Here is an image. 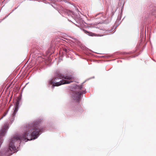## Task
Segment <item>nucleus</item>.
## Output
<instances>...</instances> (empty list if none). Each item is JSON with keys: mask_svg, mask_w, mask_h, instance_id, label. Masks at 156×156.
<instances>
[{"mask_svg": "<svg viewBox=\"0 0 156 156\" xmlns=\"http://www.w3.org/2000/svg\"><path fill=\"white\" fill-rule=\"evenodd\" d=\"M78 88H79L80 89H81V88H82V86H79L78 87Z\"/></svg>", "mask_w": 156, "mask_h": 156, "instance_id": "7", "label": "nucleus"}, {"mask_svg": "<svg viewBox=\"0 0 156 156\" xmlns=\"http://www.w3.org/2000/svg\"><path fill=\"white\" fill-rule=\"evenodd\" d=\"M85 93V91L81 92L80 91H73L72 94L73 99L79 102L80 100L81 95L83 93Z\"/></svg>", "mask_w": 156, "mask_h": 156, "instance_id": "3", "label": "nucleus"}, {"mask_svg": "<svg viewBox=\"0 0 156 156\" xmlns=\"http://www.w3.org/2000/svg\"><path fill=\"white\" fill-rule=\"evenodd\" d=\"M56 76L62 78L66 80H69L62 79L60 80L59 82H57L58 81L59 78L58 77L54 78L50 80L49 81V83L50 84H53L52 86L53 87L54 86H58L62 84L69 83L73 82V81L71 80H74V78L73 76L71 75L64 76L62 75L60 73L58 72L56 73Z\"/></svg>", "mask_w": 156, "mask_h": 156, "instance_id": "2", "label": "nucleus"}, {"mask_svg": "<svg viewBox=\"0 0 156 156\" xmlns=\"http://www.w3.org/2000/svg\"><path fill=\"white\" fill-rule=\"evenodd\" d=\"M63 50L66 52H68V50H67V49L65 48L63 49Z\"/></svg>", "mask_w": 156, "mask_h": 156, "instance_id": "6", "label": "nucleus"}, {"mask_svg": "<svg viewBox=\"0 0 156 156\" xmlns=\"http://www.w3.org/2000/svg\"><path fill=\"white\" fill-rule=\"evenodd\" d=\"M5 115H6V114H5V115H4V116H3L2 118H1V119H2V118L4 116H5Z\"/></svg>", "mask_w": 156, "mask_h": 156, "instance_id": "8", "label": "nucleus"}, {"mask_svg": "<svg viewBox=\"0 0 156 156\" xmlns=\"http://www.w3.org/2000/svg\"><path fill=\"white\" fill-rule=\"evenodd\" d=\"M84 31L85 33L87 34L88 35L90 36H99V34H96L94 33H93L92 32H88L87 30H84Z\"/></svg>", "mask_w": 156, "mask_h": 156, "instance_id": "5", "label": "nucleus"}, {"mask_svg": "<svg viewBox=\"0 0 156 156\" xmlns=\"http://www.w3.org/2000/svg\"><path fill=\"white\" fill-rule=\"evenodd\" d=\"M19 100H17L16 101V104L15 105V108L14 109V112L12 114V115L13 116H14L15 114H16V113L18 111V109L19 107Z\"/></svg>", "mask_w": 156, "mask_h": 156, "instance_id": "4", "label": "nucleus"}, {"mask_svg": "<svg viewBox=\"0 0 156 156\" xmlns=\"http://www.w3.org/2000/svg\"><path fill=\"white\" fill-rule=\"evenodd\" d=\"M39 122L35 121L30 124L27 125L26 131L21 136H16L13 137L10 141L8 151H15L16 147L14 143L16 141L19 140L27 141L28 140L35 139L39 136L41 129L39 127Z\"/></svg>", "mask_w": 156, "mask_h": 156, "instance_id": "1", "label": "nucleus"}]
</instances>
